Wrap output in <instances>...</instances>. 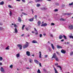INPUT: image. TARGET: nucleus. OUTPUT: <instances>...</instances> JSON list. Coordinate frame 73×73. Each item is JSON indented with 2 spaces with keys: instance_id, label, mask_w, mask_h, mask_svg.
Here are the masks:
<instances>
[{
  "instance_id": "nucleus-1",
  "label": "nucleus",
  "mask_w": 73,
  "mask_h": 73,
  "mask_svg": "<svg viewBox=\"0 0 73 73\" xmlns=\"http://www.w3.org/2000/svg\"><path fill=\"white\" fill-rule=\"evenodd\" d=\"M28 46H29V44H26L24 45L23 46V49H25V48H27L28 47Z\"/></svg>"
},
{
  "instance_id": "nucleus-2",
  "label": "nucleus",
  "mask_w": 73,
  "mask_h": 73,
  "mask_svg": "<svg viewBox=\"0 0 73 73\" xmlns=\"http://www.w3.org/2000/svg\"><path fill=\"white\" fill-rule=\"evenodd\" d=\"M68 28L69 29L72 30L73 29V26L72 25H70L69 26Z\"/></svg>"
},
{
  "instance_id": "nucleus-3",
  "label": "nucleus",
  "mask_w": 73,
  "mask_h": 73,
  "mask_svg": "<svg viewBox=\"0 0 73 73\" xmlns=\"http://www.w3.org/2000/svg\"><path fill=\"white\" fill-rule=\"evenodd\" d=\"M17 46L18 47H20L19 49L20 50L22 49V47H23V46H22L21 44H18L17 45Z\"/></svg>"
},
{
  "instance_id": "nucleus-4",
  "label": "nucleus",
  "mask_w": 73,
  "mask_h": 73,
  "mask_svg": "<svg viewBox=\"0 0 73 73\" xmlns=\"http://www.w3.org/2000/svg\"><path fill=\"white\" fill-rule=\"evenodd\" d=\"M57 57V56H56V53H54L53 56L52 57V58H55Z\"/></svg>"
},
{
  "instance_id": "nucleus-5",
  "label": "nucleus",
  "mask_w": 73,
  "mask_h": 73,
  "mask_svg": "<svg viewBox=\"0 0 73 73\" xmlns=\"http://www.w3.org/2000/svg\"><path fill=\"white\" fill-rule=\"evenodd\" d=\"M26 54H27V56H30V55H31V53H30V52L29 51H27Z\"/></svg>"
},
{
  "instance_id": "nucleus-6",
  "label": "nucleus",
  "mask_w": 73,
  "mask_h": 73,
  "mask_svg": "<svg viewBox=\"0 0 73 73\" xmlns=\"http://www.w3.org/2000/svg\"><path fill=\"white\" fill-rule=\"evenodd\" d=\"M61 52L62 53H63V54H65L66 53V51L63 49L62 50Z\"/></svg>"
},
{
  "instance_id": "nucleus-7",
  "label": "nucleus",
  "mask_w": 73,
  "mask_h": 73,
  "mask_svg": "<svg viewBox=\"0 0 73 73\" xmlns=\"http://www.w3.org/2000/svg\"><path fill=\"white\" fill-rule=\"evenodd\" d=\"M71 14V13H64L63 14V15H70Z\"/></svg>"
},
{
  "instance_id": "nucleus-8",
  "label": "nucleus",
  "mask_w": 73,
  "mask_h": 73,
  "mask_svg": "<svg viewBox=\"0 0 73 73\" xmlns=\"http://www.w3.org/2000/svg\"><path fill=\"white\" fill-rule=\"evenodd\" d=\"M56 47H57V48L58 49H60V48H62V47L58 45H57Z\"/></svg>"
},
{
  "instance_id": "nucleus-9",
  "label": "nucleus",
  "mask_w": 73,
  "mask_h": 73,
  "mask_svg": "<svg viewBox=\"0 0 73 73\" xmlns=\"http://www.w3.org/2000/svg\"><path fill=\"white\" fill-rule=\"evenodd\" d=\"M34 61L36 63V64H38L39 63V62L37 60H35Z\"/></svg>"
},
{
  "instance_id": "nucleus-10",
  "label": "nucleus",
  "mask_w": 73,
  "mask_h": 73,
  "mask_svg": "<svg viewBox=\"0 0 73 73\" xmlns=\"http://www.w3.org/2000/svg\"><path fill=\"white\" fill-rule=\"evenodd\" d=\"M46 25H47V24L46 23H44V24L41 25V27H46Z\"/></svg>"
},
{
  "instance_id": "nucleus-11",
  "label": "nucleus",
  "mask_w": 73,
  "mask_h": 73,
  "mask_svg": "<svg viewBox=\"0 0 73 73\" xmlns=\"http://www.w3.org/2000/svg\"><path fill=\"white\" fill-rule=\"evenodd\" d=\"M51 46L52 49H53V50H54V49L55 47L53 45V44H51Z\"/></svg>"
},
{
  "instance_id": "nucleus-12",
  "label": "nucleus",
  "mask_w": 73,
  "mask_h": 73,
  "mask_svg": "<svg viewBox=\"0 0 73 73\" xmlns=\"http://www.w3.org/2000/svg\"><path fill=\"white\" fill-rule=\"evenodd\" d=\"M29 62H30V63H32V61H33V60H32V59L30 58L29 59Z\"/></svg>"
},
{
  "instance_id": "nucleus-13",
  "label": "nucleus",
  "mask_w": 73,
  "mask_h": 73,
  "mask_svg": "<svg viewBox=\"0 0 73 73\" xmlns=\"http://www.w3.org/2000/svg\"><path fill=\"white\" fill-rule=\"evenodd\" d=\"M40 24H41V21H38V24L39 27H40Z\"/></svg>"
},
{
  "instance_id": "nucleus-14",
  "label": "nucleus",
  "mask_w": 73,
  "mask_h": 73,
  "mask_svg": "<svg viewBox=\"0 0 73 73\" xmlns=\"http://www.w3.org/2000/svg\"><path fill=\"white\" fill-rule=\"evenodd\" d=\"M18 21L19 22H21V18L20 17H19Z\"/></svg>"
},
{
  "instance_id": "nucleus-15",
  "label": "nucleus",
  "mask_w": 73,
  "mask_h": 73,
  "mask_svg": "<svg viewBox=\"0 0 73 73\" xmlns=\"http://www.w3.org/2000/svg\"><path fill=\"white\" fill-rule=\"evenodd\" d=\"M42 0H36L35 1L36 3L37 2H38V1L42 2Z\"/></svg>"
},
{
  "instance_id": "nucleus-16",
  "label": "nucleus",
  "mask_w": 73,
  "mask_h": 73,
  "mask_svg": "<svg viewBox=\"0 0 73 73\" xmlns=\"http://www.w3.org/2000/svg\"><path fill=\"white\" fill-rule=\"evenodd\" d=\"M1 70L2 72H4V69L2 67L1 68Z\"/></svg>"
},
{
  "instance_id": "nucleus-17",
  "label": "nucleus",
  "mask_w": 73,
  "mask_h": 73,
  "mask_svg": "<svg viewBox=\"0 0 73 73\" xmlns=\"http://www.w3.org/2000/svg\"><path fill=\"white\" fill-rule=\"evenodd\" d=\"M32 43H37V41H36V40H34L32 41Z\"/></svg>"
},
{
  "instance_id": "nucleus-18",
  "label": "nucleus",
  "mask_w": 73,
  "mask_h": 73,
  "mask_svg": "<svg viewBox=\"0 0 73 73\" xmlns=\"http://www.w3.org/2000/svg\"><path fill=\"white\" fill-rule=\"evenodd\" d=\"M39 57L40 58H41V51L39 52Z\"/></svg>"
},
{
  "instance_id": "nucleus-19",
  "label": "nucleus",
  "mask_w": 73,
  "mask_h": 73,
  "mask_svg": "<svg viewBox=\"0 0 73 73\" xmlns=\"http://www.w3.org/2000/svg\"><path fill=\"white\" fill-rule=\"evenodd\" d=\"M4 4V1H2L0 3V5H3Z\"/></svg>"
},
{
  "instance_id": "nucleus-20",
  "label": "nucleus",
  "mask_w": 73,
  "mask_h": 73,
  "mask_svg": "<svg viewBox=\"0 0 73 73\" xmlns=\"http://www.w3.org/2000/svg\"><path fill=\"white\" fill-rule=\"evenodd\" d=\"M54 70H55V73H58V72H57V71L56 69V68H54Z\"/></svg>"
},
{
  "instance_id": "nucleus-21",
  "label": "nucleus",
  "mask_w": 73,
  "mask_h": 73,
  "mask_svg": "<svg viewBox=\"0 0 73 73\" xmlns=\"http://www.w3.org/2000/svg\"><path fill=\"white\" fill-rule=\"evenodd\" d=\"M62 37H63V36L62 35H60L59 36V39H62Z\"/></svg>"
},
{
  "instance_id": "nucleus-22",
  "label": "nucleus",
  "mask_w": 73,
  "mask_h": 73,
  "mask_svg": "<svg viewBox=\"0 0 73 73\" xmlns=\"http://www.w3.org/2000/svg\"><path fill=\"white\" fill-rule=\"evenodd\" d=\"M16 57L17 58L19 57H20V54L18 53L16 55Z\"/></svg>"
},
{
  "instance_id": "nucleus-23",
  "label": "nucleus",
  "mask_w": 73,
  "mask_h": 73,
  "mask_svg": "<svg viewBox=\"0 0 73 73\" xmlns=\"http://www.w3.org/2000/svg\"><path fill=\"white\" fill-rule=\"evenodd\" d=\"M47 9V8L46 7H44L43 9H42V10L43 11H45V10H46Z\"/></svg>"
},
{
  "instance_id": "nucleus-24",
  "label": "nucleus",
  "mask_w": 73,
  "mask_h": 73,
  "mask_svg": "<svg viewBox=\"0 0 73 73\" xmlns=\"http://www.w3.org/2000/svg\"><path fill=\"white\" fill-rule=\"evenodd\" d=\"M54 59L57 61H58L59 60H58V58H57V57L54 58Z\"/></svg>"
},
{
  "instance_id": "nucleus-25",
  "label": "nucleus",
  "mask_w": 73,
  "mask_h": 73,
  "mask_svg": "<svg viewBox=\"0 0 73 73\" xmlns=\"http://www.w3.org/2000/svg\"><path fill=\"white\" fill-rule=\"evenodd\" d=\"M60 21H65V19H64L63 18H61L60 19Z\"/></svg>"
},
{
  "instance_id": "nucleus-26",
  "label": "nucleus",
  "mask_w": 73,
  "mask_h": 73,
  "mask_svg": "<svg viewBox=\"0 0 73 73\" xmlns=\"http://www.w3.org/2000/svg\"><path fill=\"white\" fill-rule=\"evenodd\" d=\"M15 33H17L18 31H17V28H15Z\"/></svg>"
},
{
  "instance_id": "nucleus-27",
  "label": "nucleus",
  "mask_w": 73,
  "mask_h": 73,
  "mask_svg": "<svg viewBox=\"0 0 73 73\" xmlns=\"http://www.w3.org/2000/svg\"><path fill=\"white\" fill-rule=\"evenodd\" d=\"M9 15L10 16H12V12L11 11H10V13H9Z\"/></svg>"
},
{
  "instance_id": "nucleus-28",
  "label": "nucleus",
  "mask_w": 73,
  "mask_h": 73,
  "mask_svg": "<svg viewBox=\"0 0 73 73\" xmlns=\"http://www.w3.org/2000/svg\"><path fill=\"white\" fill-rule=\"evenodd\" d=\"M29 21H33V19H32V18L29 19Z\"/></svg>"
},
{
  "instance_id": "nucleus-29",
  "label": "nucleus",
  "mask_w": 73,
  "mask_h": 73,
  "mask_svg": "<svg viewBox=\"0 0 73 73\" xmlns=\"http://www.w3.org/2000/svg\"><path fill=\"white\" fill-rule=\"evenodd\" d=\"M4 30V28L2 27H0V31H2Z\"/></svg>"
},
{
  "instance_id": "nucleus-30",
  "label": "nucleus",
  "mask_w": 73,
  "mask_h": 73,
  "mask_svg": "<svg viewBox=\"0 0 73 73\" xmlns=\"http://www.w3.org/2000/svg\"><path fill=\"white\" fill-rule=\"evenodd\" d=\"M3 60V58L2 57H0V61H2Z\"/></svg>"
},
{
  "instance_id": "nucleus-31",
  "label": "nucleus",
  "mask_w": 73,
  "mask_h": 73,
  "mask_svg": "<svg viewBox=\"0 0 73 73\" xmlns=\"http://www.w3.org/2000/svg\"><path fill=\"white\" fill-rule=\"evenodd\" d=\"M63 37L65 39V40H66L67 39V38H66V36H65L64 35Z\"/></svg>"
},
{
  "instance_id": "nucleus-32",
  "label": "nucleus",
  "mask_w": 73,
  "mask_h": 73,
  "mask_svg": "<svg viewBox=\"0 0 73 73\" xmlns=\"http://www.w3.org/2000/svg\"><path fill=\"white\" fill-rule=\"evenodd\" d=\"M25 25H23V26H22V30H24V27H25Z\"/></svg>"
},
{
  "instance_id": "nucleus-33",
  "label": "nucleus",
  "mask_w": 73,
  "mask_h": 73,
  "mask_svg": "<svg viewBox=\"0 0 73 73\" xmlns=\"http://www.w3.org/2000/svg\"><path fill=\"white\" fill-rule=\"evenodd\" d=\"M9 46H8L6 48V50H9Z\"/></svg>"
},
{
  "instance_id": "nucleus-34",
  "label": "nucleus",
  "mask_w": 73,
  "mask_h": 73,
  "mask_svg": "<svg viewBox=\"0 0 73 73\" xmlns=\"http://www.w3.org/2000/svg\"><path fill=\"white\" fill-rule=\"evenodd\" d=\"M57 67H58V68H60V70H62V69L61 68V67L60 66H57Z\"/></svg>"
},
{
  "instance_id": "nucleus-35",
  "label": "nucleus",
  "mask_w": 73,
  "mask_h": 73,
  "mask_svg": "<svg viewBox=\"0 0 73 73\" xmlns=\"http://www.w3.org/2000/svg\"><path fill=\"white\" fill-rule=\"evenodd\" d=\"M55 5H56V6H58V5H59V3H55Z\"/></svg>"
},
{
  "instance_id": "nucleus-36",
  "label": "nucleus",
  "mask_w": 73,
  "mask_h": 73,
  "mask_svg": "<svg viewBox=\"0 0 73 73\" xmlns=\"http://www.w3.org/2000/svg\"><path fill=\"white\" fill-rule=\"evenodd\" d=\"M38 73H41V72H40V70L38 69V71H37Z\"/></svg>"
},
{
  "instance_id": "nucleus-37",
  "label": "nucleus",
  "mask_w": 73,
  "mask_h": 73,
  "mask_svg": "<svg viewBox=\"0 0 73 73\" xmlns=\"http://www.w3.org/2000/svg\"><path fill=\"white\" fill-rule=\"evenodd\" d=\"M22 14H23V15H27V13H24L22 12Z\"/></svg>"
},
{
  "instance_id": "nucleus-38",
  "label": "nucleus",
  "mask_w": 73,
  "mask_h": 73,
  "mask_svg": "<svg viewBox=\"0 0 73 73\" xmlns=\"http://www.w3.org/2000/svg\"><path fill=\"white\" fill-rule=\"evenodd\" d=\"M70 56L73 55V52H70Z\"/></svg>"
},
{
  "instance_id": "nucleus-39",
  "label": "nucleus",
  "mask_w": 73,
  "mask_h": 73,
  "mask_svg": "<svg viewBox=\"0 0 73 73\" xmlns=\"http://www.w3.org/2000/svg\"><path fill=\"white\" fill-rule=\"evenodd\" d=\"M73 2L71 3H70L69 4V6H71V5H73Z\"/></svg>"
},
{
  "instance_id": "nucleus-40",
  "label": "nucleus",
  "mask_w": 73,
  "mask_h": 73,
  "mask_svg": "<svg viewBox=\"0 0 73 73\" xmlns=\"http://www.w3.org/2000/svg\"><path fill=\"white\" fill-rule=\"evenodd\" d=\"M36 5H37V7H40V4H37Z\"/></svg>"
},
{
  "instance_id": "nucleus-41",
  "label": "nucleus",
  "mask_w": 73,
  "mask_h": 73,
  "mask_svg": "<svg viewBox=\"0 0 73 73\" xmlns=\"http://www.w3.org/2000/svg\"><path fill=\"white\" fill-rule=\"evenodd\" d=\"M12 67H13V65H11L10 66V68H12Z\"/></svg>"
},
{
  "instance_id": "nucleus-42",
  "label": "nucleus",
  "mask_w": 73,
  "mask_h": 73,
  "mask_svg": "<svg viewBox=\"0 0 73 73\" xmlns=\"http://www.w3.org/2000/svg\"><path fill=\"white\" fill-rule=\"evenodd\" d=\"M51 25H54L55 24H54V23H51Z\"/></svg>"
},
{
  "instance_id": "nucleus-43",
  "label": "nucleus",
  "mask_w": 73,
  "mask_h": 73,
  "mask_svg": "<svg viewBox=\"0 0 73 73\" xmlns=\"http://www.w3.org/2000/svg\"><path fill=\"white\" fill-rule=\"evenodd\" d=\"M69 37L70 38H73V36H70Z\"/></svg>"
},
{
  "instance_id": "nucleus-44",
  "label": "nucleus",
  "mask_w": 73,
  "mask_h": 73,
  "mask_svg": "<svg viewBox=\"0 0 73 73\" xmlns=\"http://www.w3.org/2000/svg\"><path fill=\"white\" fill-rule=\"evenodd\" d=\"M42 34H40L39 36L40 37H42Z\"/></svg>"
},
{
  "instance_id": "nucleus-45",
  "label": "nucleus",
  "mask_w": 73,
  "mask_h": 73,
  "mask_svg": "<svg viewBox=\"0 0 73 73\" xmlns=\"http://www.w3.org/2000/svg\"><path fill=\"white\" fill-rule=\"evenodd\" d=\"M48 57V55H45L44 56V58H46Z\"/></svg>"
},
{
  "instance_id": "nucleus-46",
  "label": "nucleus",
  "mask_w": 73,
  "mask_h": 73,
  "mask_svg": "<svg viewBox=\"0 0 73 73\" xmlns=\"http://www.w3.org/2000/svg\"><path fill=\"white\" fill-rule=\"evenodd\" d=\"M35 31V32H37V29L35 28H34Z\"/></svg>"
},
{
  "instance_id": "nucleus-47",
  "label": "nucleus",
  "mask_w": 73,
  "mask_h": 73,
  "mask_svg": "<svg viewBox=\"0 0 73 73\" xmlns=\"http://www.w3.org/2000/svg\"><path fill=\"white\" fill-rule=\"evenodd\" d=\"M35 19H36L37 18V15H35Z\"/></svg>"
},
{
  "instance_id": "nucleus-48",
  "label": "nucleus",
  "mask_w": 73,
  "mask_h": 73,
  "mask_svg": "<svg viewBox=\"0 0 73 73\" xmlns=\"http://www.w3.org/2000/svg\"><path fill=\"white\" fill-rule=\"evenodd\" d=\"M54 11L55 12H57V11H58V9H55L54 10Z\"/></svg>"
},
{
  "instance_id": "nucleus-49",
  "label": "nucleus",
  "mask_w": 73,
  "mask_h": 73,
  "mask_svg": "<svg viewBox=\"0 0 73 73\" xmlns=\"http://www.w3.org/2000/svg\"><path fill=\"white\" fill-rule=\"evenodd\" d=\"M39 65L40 66V67H42V66L41 65V63H39Z\"/></svg>"
},
{
  "instance_id": "nucleus-50",
  "label": "nucleus",
  "mask_w": 73,
  "mask_h": 73,
  "mask_svg": "<svg viewBox=\"0 0 73 73\" xmlns=\"http://www.w3.org/2000/svg\"><path fill=\"white\" fill-rule=\"evenodd\" d=\"M8 7H9V8H12V6H11V5H8Z\"/></svg>"
},
{
  "instance_id": "nucleus-51",
  "label": "nucleus",
  "mask_w": 73,
  "mask_h": 73,
  "mask_svg": "<svg viewBox=\"0 0 73 73\" xmlns=\"http://www.w3.org/2000/svg\"><path fill=\"white\" fill-rule=\"evenodd\" d=\"M62 7L63 8H64V7H65V5H62Z\"/></svg>"
},
{
  "instance_id": "nucleus-52",
  "label": "nucleus",
  "mask_w": 73,
  "mask_h": 73,
  "mask_svg": "<svg viewBox=\"0 0 73 73\" xmlns=\"http://www.w3.org/2000/svg\"><path fill=\"white\" fill-rule=\"evenodd\" d=\"M3 24L1 22H0V25H3Z\"/></svg>"
},
{
  "instance_id": "nucleus-53",
  "label": "nucleus",
  "mask_w": 73,
  "mask_h": 73,
  "mask_svg": "<svg viewBox=\"0 0 73 73\" xmlns=\"http://www.w3.org/2000/svg\"><path fill=\"white\" fill-rule=\"evenodd\" d=\"M31 11L33 13V12H34L33 11V9H31Z\"/></svg>"
},
{
  "instance_id": "nucleus-54",
  "label": "nucleus",
  "mask_w": 73,
  "mask_h": 73,
  "mask_svg": "<svg viewBox=\"0 0 73 73\" xmlns=\"http://www.w3.org/2000/svg\"><path fill=\"white\" fill-rule=\"evenodd\" d=\"M22 1L23 2V3H25V0H22Z\"/></svg>"
},
{
  "instance_id": "nucleus-55",
  "label": "nucleus",
  "mask_w": 73,
  "mask_h": 73,
  "mask_svg": "<svg viewBox=\"0 0 73 73\" xmlns=\"http://www.w3.org/2000/svg\"><path fill=\"white\" fill-rule=\"evenodd\" d=\"M55 65L56 66H57V65H58V63H55Z\"/></svg>"
},
{
  "instance_id": "nucleus-56",
  "label": "nucleus",
  "mask_w": 73,
  "mask_h": 73,
  "mask_svg": "<svg viewBox=\"0 0 73 73\" xmlns=\"http://www.w3.org/2000/svg\"><path fill=\"white\" fill-rule=\"evenodd\" d=\"M24 36V34H22V35H21V36L22 37H23V36Z\"/></svg>"
},
{
  "instance_id": "nucleus-57",
  "label": "nucleus",
  "mask_w": 73,
  "mask_h": 73,
  "mask_svg": "<svg viewBox=\"0 0 73 73\" xmlns=\"http://www.w3.org/2000/svg\"><path fill=\"white\" fill-rule=\"evenodd\" d=\"M64 41V39H62V40H61V42H62Z\"/></svg>"
},
{
  "instance_id": "nucleus-58",
  "label": "nucleus",
  "mask_w": 73,
  "mask_h": 73,
  "mask_svg": "<svg viewBox=\"0 0 73 73\" xmlns=\"http://www.w3.org/2000/svg\"><path fill=\"white\" fill-rule=\"evenodd\" d=\"M32 3V1H30L28 3V4H29V3Z\"/></svg>"
},
{
  "instance_id": "nucleus-59",
  "label": "nucleus",
  "mask_w": 73,
  "mask_h": 73,
  "mask_svg": "<svg viewBox=\"0 0 73 73\" xmlns=\"http://www.w3.org/2000/svg\"><path fill=\"white\" fill-rule=\"evenodd\" d=\"M56 53H57L58 54H59V53H58V52L56 51Z\"/></svg>"
},
{
  "instance_id": "nucleus-60",
  "label": "nucleus",
  "mask_w": 73,
  "mask_h": 73,
  "mask_svg": "<svg viewBox=\"0 0 73 73\" xmlns=\"http://www.w3.org/2000/svg\"><path fill=\"white\" fill-rule=\"evenodd\" d=\"M35 35H38V33H37V32L36 33H35Z\"/></svg>"
},
{
  "instance_id": "nucleus-61",
  "label": "nucleus",
  "mask_w": 73,
  "mask_h": 73,
  "mask_svg": "<svg viewBox=\"0 0 73 73\" xmlns=\"http://www.w3.org/2000/svg\"><path fill=\"white\" fill-rule=\"evenodd\" d=\"M17 27L16 25L15 24H14V27Z\"/></svg>"
},
{
  "instance_id": "nucleus-62",
  "label": "nucleus",
  "mask_w": 73,
  "mask_h": 73,
  "mask_svg": "<svg viewBox=\"0 0 73 73\" xmlns=\"http://www.w3.org/2000/svg\"><path fill=\"white\" fill-rule=\"evenodd\" d=\"M26 30L27 31H28V30H29V29H28V28H26Z\"/></svg>"
},
{
  "instance_id": "nucleus-63",
  "label": "nucleus",
  "mask_w": 73,
  "mask_h": 73,
  "mask_svg": "<svg viewBox=\"0 0 73 73\" xmlns=\"http://www.w3.org/2000/svg\"><path fill=\"white\" fill-rule=\"evenodd\" d=\"M67 44H69V42H67Z\"/></svg>"
},
{
  "instance_id": "nucleus-64",
  "label": "nucleus",
  "mask_w": 73,
  "mask_h": 73,
  "mask_svg": "<svg viewBox=\"0 0 73 73\" xmlns=\"http://www.w3.org/2000/svg\"><path fill=\"white\" fill-rule=\"evenodd\" d=\"M0 65H2V63L0 62Z\"/></svg>"
}]
</instances>
